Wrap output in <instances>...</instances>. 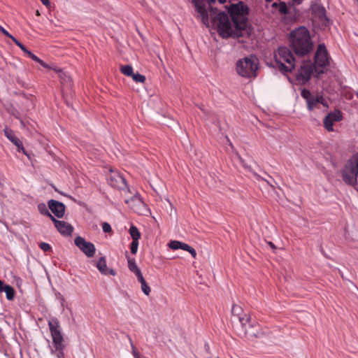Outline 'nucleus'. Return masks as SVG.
I'll use <instances>...</instances> for the list:
<instances>
[{
    "label": "nucleus",
    "instance_id": "obj_1",
    "mask_svg": "<svg viewBox=\"0 0 358 358\" xmlns=\"http://www.w3.org/2000/svg\"><path fill=\"white\" fill-rule=\"evenodd\" d=\"M195 5L198 17L206 27H215L220 36L222 38H239L248 34V14L249 8L243 2L231 3L228 8V15L223 12H218L213 7L209 10L205 6L192 0Z\"/></svg>",
    "mask_w": 358,
    "mask_h": 358
},
{
    "label": "nucleus",
    "instance_id": "obj_2",
    "mask_svg": "<svg viewBox=\"0 0 358 358\" xmlns=\"http://www.w3.org/2000/svg\"><path fill=\"white\" fill-rule=\"evenodd\" d=\"M290 42L296 55H306L313 49L309 31L304 27H300L290 33Z\"/></svg>",
    "mask_w": 358,
    "mask_h": 358
},
{
    "label": "nucleus",
    "instance_id": "obj_3",
    "mask_svg": "<svg viewBox=\"0 0 358 358\" xmlns=\"http://www.w3.org/2000/svg\"><path fill=\"white\" fill-rule=\"evenodd\" d=\"M277 68L282 73L291 72L295 66V59L287 47H280L274 53Z\"/></svg>",
    "mask_w": 358,
    "mask_h": 358
},
{
    "label": "nucleus",
    "instance_id": "obj_4",
    "mask_svg": "<svg viewBox=\"0 0 358 358\" xmlns=\"http://www.w3.org/2000/svg\"><path fill=\"white\" fill-rule=\"evenodd\" d=\"M343 180L348 185L355 186L357 183L358 153L355 154L346 163L342 170Z\"/></svg>",
    "mask_w": 358,
    "mask_h": 358
},
{
    "label": "nucleus",
    "instance_id": "obj_5",
    "mask_svg": "<svg viewBox=\"0 0 358 358\" xmlns=\"http://www.w3.org/2000/svg\"><path fill=\"white\" fill-rule=\"evenodd\" d=\"M257 58L252 56L238 59L236 63L238 74L245 78L255 77L257 71Z\"/></svg>",
    "mask_w": 358,
    "mask_h": 358
},
{
    "label": "nucleus",
    "instance_id": "obj_6",
    "mask_svg": "<svg viewBox=\"0 0 358 358\" xmlns=\"http://www.w3.org/2000/svg\"><path fill=\"white\" fill-rule=\"evenodd\" d=\"M48 326L55 348L62 350L64 348V338L62 335L59 320L57 318L51 319L48 321Z\"/></svg>",
    "mask_w": 358,
    "mask_h": 358
},
{
    "label": "nucleus",
    "instance_id": "obj_7",
    "mask_svg": "<svg viewBox=\"0 0 358 358\" xmlns=\"http://www.w3.org/2000/svg\"><path fill=\"white\" fill-rule=\"evenodd\" d=\"M329 60L326 47L320 44L315 55V70L317 73H322L323 68L329 65Z\"/></svg>",
    "mask_w": 358,
    "mask_h": 358
},
{
    "label": "nucleus",
    "instance_id": "obj_8",
    "mask_svg": "<svg viewBox=\"0 0 358 358\" xmlns=\"http://www.w3.org/2000/svg\"><path fill=\"white\" fill-rule=\"evenodd\" d=\"M108 182L111 187L122 190L124 194L130 193L125 179L118 171L110 170V174L108 176Z\"/></svg>",
    "mask_w": 358,
    "mask_h": 358
},
{
    "label": "nucleus",
    "instance_id": "obj_9",
    "mask_svg": "<svg viewBox=\"0 0 358 358\" xmlns=\"http://www.w3.org/2000/svg\"><path fill=\"white\" fill-rule=\"evenodd\" d=\"M125 203L138 214L146 215L150 213V210L142 200L139 194H135L130 199L125 200Z\"/></svg>",
    "mask_w": 358,
    "mask_h": 358
},
{
    "label": "nucleus",
    "instance_id": "obj_10",
    "mask_svg": "<svg viewBox=\"0 0 358 358\" xmlns=\"http://www.w3.org/2000/svg\"><path fill=\"white\" fill-rule=\"evenodd\" d=\"M314 69L315 66L310 61L303 62L296 74L297 80L303 83L307 82L310 79Z\"/></svg>",
    "mask_w": 358,
    "mask_h": 358
},
{
    "label": "nucleus",
    "instance_id": "obj_11",
    "mask_svg": "<svg viewBox=\"0 0 358 358\" xmlns=\"http://www.w3.org/2000/svg\"><path fill=\"white\" fill-rule=\"evenodd\" d=\"M74 243L87 257H94L96 248L92 243L86 241L81 236H77L74 240Z\"/></svg>",
    "mask_w": 358,
    "mask_h": 358
},
{
    "label": "nucleus",
    "instance_id": "obj_12",
    "mask_svg": "<svg viewBox=\"0 0 358 358\" xmlns=\"http://www.w3.org/2000/svg\"><path fill=\"white\" fill-rule=\"evenodd\" d=\"M343 115L339 110L328 113L323 120V126L328 131H334V124L341 121Z\"/></svg>",
    "mask_w": 358,
    "mask_h": 358
},
{
    "label": "nucleus",
    "instance_id": "obj_13",
    "mask_svg": "<svg viewBox=\"0 0 358 358\" xmlns=\"http://www.w3.org/2000/svg\"><path fill=\"white\" fill-rule=\"evenodd\" d=\"M48 206L58 218H62L64 216L66 207L63 203L52 199L49 201Z\"/></svg>",
    "mask_w": 358,
    "mask_h": 358
},
{
    "label": "nucleus",
    "instance_id": "obj_14",
    "mask_svg": "<svg viewBox=\"0 0 358 358\" xmlns=\"http://www.w3.org/2000/svg\"><path fill=\"white\" fill-rule=\"evenodd\" d=\"M3 131L5 136L17 148L18 151H22L24 155H28L23 147L22 141L15 136L10 129L5 128Z\"/></svg>",
    "mask_w": 358,
    "mask_h": 358
},
{
    "label": "nucleus",
    "instance_id": "obj_15",
    "mask_svg": "<svg viewBox=\"0 0 358 358\" xmlns=\"http://www.w3.org/2000/svg\"><path fill=\"white\" fill-rule=\"evenodd\" d=\"M311 10L314 16L318 18L322 24H326L328 19L326 17V10L324 7L315 3L311 6Z\"/></svg>",
    "mask_w": 358,
    "mask_h": 358
},
{
    "label": "nucleus",
    "instance_id": "obj_16",
    "mask_svg": "<svg viewBox=\"0 0 358 358\" xmlns=\"http://www.w3.org/2000/svg\"><path fill=\"white\" fill-rule=\"evenodd\" d=\"M306 102L307 108L310 111L313 110L315 108H318L320 104H322L326 108L328 107L327 103L322 96H312Z\"/></svg>",
    "mask_w": 358,
    "mask_h": 358
},
{
    "label": "nucleus",
    "instance_id": "obj_17",
    "mask_svg": "<svg viewBox=\"0 0 358 358\" xmlns=\"http://www.w3.org/2000/svg\"><path fill=\"white\" fill-rule=\"evenodd\" d=\"M58 231L64 236H71L73 231V227L69 223L64 221L57 222L55 226Z\"/></svg>",
    "mask_w": 358,
    "mask_h": 358
},
{
    "label": "nucleus",
    "instance_id": "obj_18",
    "mask_svg": "<svg viewBox=\"0 0 358 358\" xmlns=\"http://www.w3.org/2000/svg\"><path fill=\"white\" fill-rule=\"evenodd\" d=\"M96 267L103 275H115V271L113 269L108 268L106 258L104 257H101L98 260Z\"/></svg>",
    "mask_w": 358,
    "mask_h": 358
},
{
    "label": "nucleus",
    "instance_id": "obj_19",
    "mask_svg": "<svg viewBox=\"0 0 358 358\" xmlns=\"http://www.w3.org/2000/svg\"><path fill=\"white\" fill-rule=\"evenodd\" d=\"M59 77L60 78L62 90H64V88L65 87L71 88L72 87L71 78L68 75H66L64 71L61 73Z\"/></svg>",
    "mask_w": 358,
    "mask_h": 358
},
{
    "label": "nucleus",
    "instance_id": "obj_20",
    "mask_svg": "<svg viewBox=\"0 0 358 358\" xmlns=\"http://www.w3.org/2000/svg\"><path fill=\"white\" fill-rule=\"evenodd\" d=\"M2 292H4L6 295V299L11 301L15 296V290L10 285H6L3 287Z\"/></svg>",
    "mask_w": 358,
    "mask_h": 358
},
{
    "label": "nucleus",
    "instance_id": "obj_21",
    "mask_svg": "<svg viewBox=\"0 0 358 358\" xmlns=\"http://www.w3.org/2000/svg\"><path fill=\"white\" fill-rule=\"evenodd\" d=\"M128 268L130 271L133 272L135 275L141 272V270L137 266L136 261L134 258L127 257Z\"/></svg>",
    "mask_w": 358,
    "mask_h": 358
},
{
    "label": "nucleus",
    "instance_id": "obj_22",
    "mask_svg": "<svg viewBox=\"0 0 358 358\" xmlns=\"http://www.w3.org/2000/svg\"><path fill=\"white\" fill-rule=\"evenodd\" d=\"M120 71L126 76L131 77L134 74L133 67L131 65H122Z\"/></svg>",
    "mask_w": 358,
    "mask_h": 358
},
{
    "label": "nucleus",
    "instance_id": "obj_23",
    "mask_svg": "<svg viewBox=\"0 0 358 358\" xmlns=\"http://www.w3.org/2000/svg\"><path fill=\"white\" fill-rule=\"evenodd\" d=\"M129 234L132 238V240L138 241L141 238V233L138 228L135 226H131L129 229Z\"/></svg>",
    "mask_w": 358,
    "mask_h": 358
},
{
    "label": "nucleus",
    "instance_id": "obj_24",
    "mask_svg": "<svg viewBox=\"0 0 358 358\" xmlns=\"http://www.w3.org/2000/svg\"><path fill=\"white\" fill-rule=\"evenodd\" d=\"M231 313L234 316H236L240 322H242L243 318L241 317L242 308L238 305H233L231 308Z\"/></svg>",
    "mask_w": 358,
    "mask_h": 358
},
{
    "label": "nucleus",
    "instance_id": "obj_25",
    "mask_svg": "<svg viewBox=\"0 0 358 358\" xmlns=\"http://www.w3.org/2000/svg\"><path fill=\"white\" fill-rule=\"evenodd\" d=\"M273 7H277L280 14H286L287 13V7L285 2H280L279 4L273 3Z\"/></svg>",
    "mask_w": 358,
    "mask_h": 358
},
{
    "label": "nucleus",
    "instance_id": "obj_26",
    "mask_svg": "<svg viewBox=\"0 0 358 358\" xmlns=\"http://www.w3.org/2000/svg\"><path fill=\"white\" fill-rule=\"evenodd\" d=\"M132 79L134 81L136 82V83H144L145 82V76H143V75H141L138 73H136L133 74V76H131Z\"/></svg>",
    "mask_w": 358,
    "mask_h": 358
},
{
    "label": "nucleus",
    "instance_id": "obj_27",
    "mask_svg": "<svg viewBox=\"0 0 358 358\" xmlns=\"http://www.w3.org/2000/svg\"><path fill=\"white\" fill-rule=\"evenodd\" d=\"M31 59H33L34 61L39 63L42 66H43L44 68H46V69H50V66L46 64L45 62H44L43 60H41L40 58H38L36 55H35L34 54H32L31 55V57H30Z\"/></svg>",
    "mask_w": 358,
    "mask_h": 358
},
{
    "label": "nucleus",
    "instance_id": "obj_28",
    "mask_svg": "<svg viewBox=\"0 0 358 358\" xmlns=\"http://www.w3.org/2000/svg\"><path fill=\"white\" fill-rule=\"evenodd\" d=\"M180 244H181V242H180V241H172L169 243V246L172 250H178V249H180Z\"/></svg>",
    "mask_w": 358,
    "mask_h": 358
},
{
    "label": "nucleus",
    "instance_id": "obj_29",
    "mask_svg": "<svg viewBox=\"0 0 358 358\" xmlns=\"http://www.w3.org/2000/svg\"><path fill=\"white\" fill-rule=\"evenodd\" d=\"M138 247V241L132 240L130 248H131V252L133 255H135L137 252Z\"/></svg>",
    "mask_w": 358,
    "mask_h": 358
},
{
    "label": "nucleus",
    "instance_id": "obj_30",
    "mask_svg": "<svg viewBox=\"0 0 358 358\" xmlns=\"http://www.w3.org/2000/svg\"><path fill=\"white\" fill-rule=\"evenodd\" d=\"M141 290L146 295L148 296L151 292L150 287L148 285L146 282L142 283L141 285Z\"/></svg>",
    "mask_w": 358,
    "mask_h": 358
},
{
    "label": "nucleus",
    "instance_id": "obj_31",
    "mask_svg": "<svg viewBox=\"0 0 358 358\" xmlns=\"http://www.w3.org/2000/svg\"><path fill=\"white\" fill-rule=\"evenodd\" d=\"M24 52L27 50L26 47L14 36L10 38Z\"/></svg>",
    "mask_w": 358,
    "mask_h": 358
},
{
    "label": "nucleus",
    "instance_id": "obj_32",
    "mask_svg": "<svg viewBox=\"0 0 358 358\" xmlns=\"http://www.w3.org/2000/svg\"><path fill=\"white\" fill-rule=\"evenodd\" d=\"M102 229L105 233H110L112 231V228L108 222H103L102 224Z\"/></svg>",
    "mask_w": 358,
    "mask_h": 358
},
{
    "label": "nucleus",
    "instance_id": "obj_33",
    "mask_svg": "<svg viewBox=\"0 0 358 358\" xmlns=\"http://www.w3.org/2000/svg\"><path fill=\"white\" fill-rule=\"evenodd\" d=\"M40 248L43 250L44 252H47V251H49L50 250V246L48 243H41L40 244Z\"/></svg>",
    "mask_w": 358,
    "mask_h": 358
},
{
    "label": "nucleus",
    "instance_id": "obj_34",
    "mask_svg": "<svg viewBox=\"0 0 358 358\" xmlns=\"http://www.w3.org/2000/svg\"><path fill=\"white\" fill-rule=\"evenodd\" d=\"M170 206V215H176V208L173 206V204L170 202L169 199H166Z\"/></svg>",
    "mask_w": 358,
    "mask_h": 358
},
{
    "label": "nucleus",
    "instance_id": "obj_35",
    "mask_svg": "<svg viewBox=\"0 0 358 358\" xmlns=\"http://www.w3.org/2000/svg\"><path fill=\"white\" fill-rule=\"evenodd\" d=\"M301 96L306 99V101L310 99V97L312 96L310 92L307 90H303L301 92Z\"/></svg>",
    "mask_w": 358,
    "mask_h": 358
},
{
    "label": "nucleus",
    "instance_id": "obj_36",
    "mask_svg": "<svg viewBox=\"0 0 358 358\" xmlns=\"http://www.w3.org/2000/svg\"><path fill=\"white\" fill-rule=\"evenodd\" d=\"M136 276L137 277V279L138 282L141 283V285L145 282V280L144 279L141 271L136 274Z\"/></svg>",
    "mask_w": 358,
    "mask_h": 358
},
{
    "label": "nucleus",
    "instance_id": "obj_37",
    "mask_svg": "<svg viewBox=\"0 0 358 358\" xmlns=\"http://www.w3.org/2000/svg\"><path fill=\"white\" fill-rule=\"evenodd\" d=\"M131 348H132V353H133V355L135 358H140V355L139 353L136 351V350L135 349V347L134 345H133L132 342L131 341Z\"/></svg>",
    "mask_w": 358,
    "mask_h": 358
},
{
    "label": "nucleus",
    "instance_id": "obj_38",
    "mask_svg": "<svg viewBox=\"0 0 358 358\" xmlns=\"http://www.w3.org/2000/svg\"><path fill=\"white\" fill-rule=\"evenodd\" d=\"M0 31L6 36L11 38L13 36L10 34L3 27L0 25Z\"/></svg>",
    "mask_w": 358,
    "mask_h": 358
},
{
    "label": "nucleus",
    "instance_id": "obj_39",
    "mask_svg": "<svg viewBox=\"0 0 358 358\" xmlns=\"http://www.w3.org/2000/svg\"><path fill=\"white\" fill-rule=\"evenodd\" d=\"M190 248H191V246H189L188 244L181 242L180 249L187 252Z\"/></svg>",
    "mask_w": 358,
    "mask_h": 358
},
{
    "label": "nucleus",
    "instance_id": "obj_40",
    "mask_svg": "<svg viewBox=\"0 0 358 358\" xmlns=\"http://www.w3.org/2000/svg\"><path fill=\"white\" fill-rule=\"evenodd\" d=\"M187 252H189L194 258H196V252L192 247H191Z\"/></svg>",
    "mask_w": 358,
    "mask_h": 358
},
{
    "label": "nucleus",
    "instance_id": "obj_41",
    "mask_svg": "<svg viewBox=\"0 0 358 358\" xmlns=\"http://www.w3.org/2000/svg\"><path fill=\"white\" fill-rule=\"evenodd\" d=\"M48 216L51 219V220L54 222L55 227L57 225V222H59V220H57L53 215H52L50 213H48Z\"/></svg>",
    "mask_w": 358,
    "mask_h": 358
},
{
    "label": "nucleus",
    "instance_id": "obj_42",
    "mask_svg": "<svg viewBox=\"0 0 358 358\" xmlns=\"http://www.w3.org/2000/svg\"><path fill=\"white\" fill-rule=\"evenodd\" d=\"M41 1L42 2V3L47 6V7H49L50 6V0H41Z\"/></svg>",
    "mask_w": 358,
    "mask_h": 358
},
{
    "label": "nucleus",
    "instance_id": "obj_43",
    "mask_svg": "<svg viewBox=\"0 0 358 358\" xmlns=\"http://www.w3.org/2000/svg\"><path fill=\"white\" fill-rule=\"evenodd\" d=\"M50 69H51V67ZM52 69H53L55 72L58 73L59 76L61 74V73L63 72V71L61 69H59V68H56L55 67V68H52Z\"/></svg>",
    "mask_w": 358,
    "mask_h": 358
},
{
    "label": "nucleus",
    "instance_id": "obj_44",
    "mask_svg": "<svg viewBox=\"0 0 358 358\" xmlns=\"http://www.w3.org/2000/svg\"><path fill=\"white\" fill-rule=\"evenodd\" d=\"M24 53L29 57H31V55L33 54L30 50H27L24 52Z\"/></svg>",
    "mask_w": 358,
    "mask_h": 358
},
{
    "label": "nucleus",
    "instance_id": "obj_45",
    "mask_svg": "<svg viewBox=\"0 0 358 358\" xmlns=\"http://www.w3.org/2000/svg\"><path fill=\"white\" fill-rule=\"evenodd\" d=\"M268 244L271 246V248L273 249V250H275L276 248L275 246V245L272 243V242H268Z\"/></svg>",
    "mask_w": 358,
    "mask_h": 358
},
{
    "label": "nucleus",
    "instance_id": "obj_46",
    "mask_svg": "<svg viewBox=\"0 0 358 358\" xmlns=\"http://www.w3.org/2000/svg\"><path fill=\"white\" fill-rule=\"evenodd\" d=\"M4 285H3V282L2 281L0 280V292H2V289H3V287Z\"/></svg>",
    "mask_w": 358,
    "mask_h": 358
},
{
    "label": "nucleus",
    "instance_id": "obj_47",
    "mask_svg": "<svg viewBox=\"0 0 358 358\" xmlns=\"http://www.w3.org/2000/svg\"><path fill=\"white\" fill-rule=\"evenodd\" d=\"M293 1H294V2L295 3H296V4H299V3H301V1H302V0H293Z\"/></svg>",
    "mask_w": 358,
    "mask_h": 358
},
{
    "label": "nucleus",
    "instance_id": "obj_48",
    "mask_svg": "<svg viewBox=\"0 0 358 358\" xmlns=\"http://www.w3.org/2000/svg\"><path fill=\"white\" fill-rule=\"evenodd\" d=\"M238 159H240L241 162L243 164V159L241 157V156H240V155H238Z\"/></svg>",
    "mask_w": 358,
    "mask_h": 358
},
{
    "label": "nucleus",
    "instance_id": "obj_49",
    "mask_svg": "<svg viewBox=\"0 0 358 358\" xmlns=\"http://www.w3.org/2000/svg\"><path fill=\"white\" fill-rule=\"evenodd\" d=\"M227 141H228V142H229V145H230L231 147H233V145H232V143L230 142L229 139L227 137Z\"/></svg>",
    "mask_w": 358,
    "mask_h": 358
},
{
    "label": "nucleus",
    "instance_id": "obj_50",
    "mask_svg": "<svg viewBox=\"0 0 358 358\" xmlns=\"http://www.w3.org/2000/svg\"><path fill=\"white\" fill-rule=\"evenodd\" d=\"M36 15H40V13H39L38 10H37V11H36Z\"/></svg>",
    "mask_w": 358,
    "mask_h": 358
},
{
    "label": "nucleus",
    "instance_id": "obj_51",
    "mask_svg": "<svg viewBox=\"0 0 358 358\" xmlns=\"http://www.w3.org/2000/svg\"><path fill=\"white\" fill-rule=\"evenodd\" d=\"M356 94H357V96L358 97V90L356 92Z\"/></svg>",
    "mask_w": 358,
    "mask_h": 358
},
{
    "label": "nucleus",
    "instance_id": "obj_52",
    "mask_svg": "<svg viewBox=\"0 0 358 358\" xmlns=\"http://www.w3.org/2000/svg\"><path fill=\"white\" fill-rule=\"evenodd\" d=\"M267 2H270L272 0H266Z\"/></svg>",
    "mask_w": 358,
    "mask_h": 358
},
{
    "label": "nucleus",
    "instance_id": "obj_53",
    "mask_svg": "<svg viewBox=\"0 0 358 358\" xmlns=\"http://www.w3.org/2000/svg\"><path fill=\"white\" fill-rule=\"evenodd\" d=\"M215 358H219V357H215Z\"/></svg>",
    "mask_w": 358,
    "mask_h": 358
}]
</instances>
